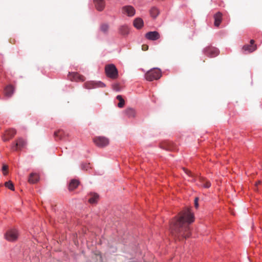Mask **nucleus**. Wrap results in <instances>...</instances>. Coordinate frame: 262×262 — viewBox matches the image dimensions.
Listing matches in <instances>:
<instances>
[{"mask_svg":"<svg viewBox=\"0 0 262 262\" xmlns=\"http://www.w3.org/2000/svg\"><path fill=\"white\" fill-rule=\"evenodd\" d=\"M254 40L251 39L250 45H245L243 47L242 50L244 52L251 53L255 51L257 49L256 45L254 44Z\"/></svg>","mask_w":262,"mask_h":262,"instance_id":"11","label":"nucleus"},{"mask_svg":"<svg viewBox=\"0 0 262 262\" xmlns=\"http://www.w3.org/2000/svg\"><path fill=\"white\" fill-rule=\"evenodd\" d=\"M198 201H199V198H195L194 199V206L196 208H198L199 207Z\"/></svg>","mask_w":262,"mask_h":262,"instance_id":"34","label":"nucleus"},{"mask_svg":"<svg viewBox=\"0 0 262 262\" xmlns=\"http://www.w3.org/2000/svg\"><path fill=\"white\" fill-rule=\"evenodd\" d=\"M8 168V167L7 165H3V168H2V170H3L4 175H5V176L7 175V174L8 173V171H7Z\"/></svg>","mask_w":262,"mask_h":262,"instance_id":"32","label":"nucleus"},{"mask_svg":"<svg viewBox=\"0 0 262 262\" xmlns=\"http://www.w3.org/2000/svg\"><path fill=\"white\" fill-rule=\"evenodd\" d=\"M119 33L122 35H127L128 34L129 30L128 27L126 25H122L119 29Z\"/></svg>","mask_w":262,"mask_h":262,"instance_id":"20","label":"nucleus"},{"mask_svg":"<svg viewBox=\"0 0 262 262\" xmlns=\"http://www.w3.org/2000/svg\"><path fill=\"white\" fill-rule=\"evenodd\" d=\"M79 185V181L76 180H73L69 184V189L70 191L73 190L77 187Z\"/></svg>","mask_w":262,"mask_h":262,"instance_id":"22","label":"nucleus"},{"mask_svg":"<svg viewBox=\"0 0 262 262\" xmlns=\"http://www.w3.org/2000/svg\"><path fill=\"white\" fill-rule=\"evenodd\" d=\"M200 182L201 183V185L204 188H208L211 186L210 182L204 178L200 179Z\"/></svg>","mask_w":262,"mask_h":262,"instance_id":"26","label":"nucleus"},{"mask_svg":"<svg viewBox=\"0 0 262 262\" xmlns=\"http://www.w3.org/2000/svg\"><path fill=\"white\" fill-rule=\"evenodd\" d=\"M161 148L167 150H174V144L172 142L170 141H165L162 143L161 145Z\"/></svg>","mask_w":262,"mask_h":262,"instance_id":"13","label":"nucleus"},{"mask_svg":"<svg viewBox=\"0 0 262 262\" xmlns=\"http://www.w3.org/2000/svg\"><path fill=\"white\" fill-rule=\"evenodd\" d=\"M122 12L129 17H132L135 14L136 10L132 6H125L122 8Z\"/></svg>","mask_w":262,"mask_h":262,"instance_id":"9","label":"nucleus"},{"mask_svg":"<svg viewBox=\"0 0 262 262\" xmlns=\"http://www.w3.org/2000/svg\"><path fill=\"white\" fill-rule=\"evenodd\" d=\"M26 145V141L21 138H19L16 141V143L12 145L11 148L13 150H21Z\"/></svg>","mask_w":262,"mask_h":262,"instance_id":"7","label":"nucleus"},{"mask_svg":"<svg viewBox=\"0 0 262 262\" xmlns=\"http://www.w3.org/2000/svg\"><path fill=\"white\" fill-rule=\"evenodd\" d=\"M260 181H258V182H257L255 184V185H256V186H257V185H258V184H260Z\"/></svg>","mask_w":262,"mask_h":262,"instance_id":"37","label":"nucleus"},{"mask_svg":"<svg viewBox=\"0 0 262 262\" xmlns=\"http://www.w3.org/2000/svg\"><path fill=\"white\" fill-rule=\"evenodd\" d=\"M39 177L36 173H31L29 177L28 182L30 184H34L39 181Z\"/></svg>","mask_w":262,"mask_h":262,"instance_id":"16","label":"nucleus"},{"mask_svg":"<svg viewBox=\"0 0 262 262\" xmlns=\"http://www.w3.org/2000/svg\"><path fill=\"white\" fill-rule=\"evenodd\" d=\"M84 86L85 89H95V81H90L86 82L84 84Z\"/></svg>","mask_w":262,"mask_h":262,"instance_id":"25","label":"nucleus"},{"mask_svg":"<svg viewBox=\"0 0 262 262\" xmlns=\"http://www.w3.org/2000/svg\"><path fill=\"white\" fill-rule=\"evenodd\" d=\"M16 134L15 129L11 128L5 131V133L2 136V140L4 142L8 141L12 139Z\"/></svg>","mask_w":262,"mask_h":262,"instance_id":"8","label":"nucleus"},{"mask_svg":"<svg viewBox=\"0 0 262 262\" xmlns=\"http://www.w3.org/2000/svg\"><path fill=\"white\" fill-rule=\"evenodd\" d=\"M67 136H68V134L62 129L58 130L54 133V136L60 140L63 139Z\"/></svg>","mask_w":262,"mask_h":262,"instance_id":"18","label":"nucleus"},{"mask_svg":"<svg viewBox=\"0 0 262 262\" xmlns=\"http://www.w3.org/2000/svg\"><path fill=\"white\" fill-rule=\"evenodd\" d=\"M96 88H104L105 84L101 81H95Z\"/></svg>","mask_w":262,"mask_h":262,"instance_id":"30","label":"nucleus"},{"mask_svg":"<svg viewBox=\"0 0 262 262\" xmlns=\"http://www.w3.org/2000/svg\"><path fill=\"white\" fill-rule=\"evenodd\" d=\"M68 77L71 81L82 82L85 80V77L83 75L75 72L69 73Z\"/></svg>","mask_w":262,"mask_h":262,"instance_id":"10","label":"nucleus"},{"mask_svg":"<svg viewBox=\"0 0 262 262\" xmlns=\"http://www.w3.org/2000/svg\"><path fill=\"white\" fill-rule=\"evenodd\" d=\"M105 72L108 77L113 79H116L118 76V70L113 64L105 66Z\"/></svg>","mask_w":262,"mask_h":262,"instance_id":"3","label":"nucleus"},{"mask_svg":"<svg viewBox=\"0 0 262 262\" xmlns=\"http://www.w3.org/2000/svg\"><path fill=\"white\" fill-rule=\"evenodd\" d=\"M125 114L129 118L135 117L136 115V111L132 108H127L125 111Z\"/></svg>","mask_w":262,"mask_h":262,"instance_id":"21","label":"nucleus"},{"mask_svg":"<svg viewBox=\"0 0 262 262\" xmlns=\"http://www.w3.org/2000/svg\"><path fill=\"white\" fill-rule=\"evenodd\" d=\"M100 29L101 32L106 33L109 29V25L107 24H102L100 25Z\"/></svg>","mask_w":262,"mask_h":262,"instance_id":"27","label":"nucleus"},{"mask_svg":"<svg viewBox=\"0 0 262 262\" xmlns=\"http://www.w3.org/2000/svg\"><path fill=\"white\" fill-rule=\"evenodd\" d=\"M93 142L96 146L104 147L109 144V140L104 137L98 136L93 138Z\"/></svg>","mask_w":262,"mask_h":262,"instance_id":"5","label":"nucleus"},{"mask_svg":"<svg viewBox=\"0 0 262 262\" xmlns=\"http://www.w3.org/2000/svg\"><path fill=\"white\" fill-rule=\"evenodd\" d=\"M162 76L161 71L159 69L154 68L148 71L145 75V78L148 81L157 80Z\"/></svg>","mask_w":262,"mask_h":262,"instance_id":"2","label":"nucleus"},{"mask_svg":"<svg viewBox=\"0 0 262 262\" xmlns=\"http://www.w3.org/2000/svg\"><path fill=\"white\" fill-rule=\"evenodd\" d=\"M14 86L11 84L6 86L4 90L5 96L8 97H11L14 92Z\"/></svg>","mask_w":262,"mask_h":262,"instance_id":"14","label":"nucleus"},{"mask_svg":"<svg viewBox=\"0 0 262 262\" xmlns=\"http://www.w3.org/2000/svg\"><path fill=\"white\" fill-rule=\"evenodd\" d=\"M81 168L83 170H88L90 168L89 164H83L81 165Z\"/></svg>","mask_w":262,"mask_h":262,"instance_id":"33","label":"nucleus"},{"mask_svg":"<svg viewBox=\"0 0 262 262\" xmlns=\"http://www.w3.org/2000/svg\"><path fill=\"white\" fill-rule=\"evenodd\" d=\"M116 98L119 101L118 106L120 108L123 107L124 105L125 102L122 96L121 95H118Z\"/></svg>","mask_w":262,"mask_h":262,"instance_id":"28","label":"nucleus"},{"mask_svg":"<svg viewBox=\"0 0 262 262\" xmlns=\"http://www.w3.org/2000/svg\"><path fill=\"white\" fill-rule=\"evenodd\" d=\"M194 221V215L189 208L180 212L170 225L171 233L181 240L190 235L189 225Z\"/></svg>","mask_w":262,"mask_h":262,"instance_id":"1","label":"nucleus"},{"mask_svg":"<svg viewBox=\"0 0 262 262\" xmlns=\"http://www.w3.org/2000/svg\"><path fill=\"white\" fill-rule=\"evenodd\" d=\"M159 10L155 7L151 8L150 10V14L152 17L156 18L159 14Z\"/></svg>","mask_w":262,"mask_h":262,"instance_id":"24","label":"nucleus"},{"mask_svg":"<svg viewBox=\"0 0 262 262\" xmlns=\"http://www.w3.org/2000/svg\"><path fill=\"white\" fill-rule=\"evenodd\" d=\"M18 237V231L15 229H11L8 230L5 234L6 239L9 242H14L16 241Z\"/></svg>","mask_w":262,"mask_h":262,"instance_id":"4","label":"nucleus"},{"mask_svg":"<svg viewBox=\"0 0 262 262\" xmlns=\"http://www.w3.org/2000/svg\"><path fill=\"white\" fill-rule=\"evenodd\" d=\"M183 170L186 174L189 176H191V172L190 171L184 168H183Z\"/></svg>","mask_w":262,"mask_h":262,"instance_id":"36","label":"nucleus"},{"mask_svg":"<svg viewBox=\"0 0 262 262\" xmlns=\"http://www.w3.org/2000/svg\"><path fill=\"white\" fill-rule=\"evenodd\" d=\"M214 26L215 27H218L222 20V14L221 12H218L215 14H214Z\"/></svg>","mask_w":262,"mask_h":262,"instance_id":"17","label":"nucleus"},{"mask_svg":"<svg viewBox=\"0 0 262 262\" xmlns=\"http://www.w3.org/2000/svg\"><path fill=\"white\" fill-rule=\"evenodd\" d=\"M133 25L137 29H140L143 26V20L141 18H136L134 20Z\"/></svg>","mask_w":262,"mask_h":262,"instance_id":"19","label":"nucleus"},{"mask_svg":"<svg viewBox=\"0 0 262 262\" xmlns=\"http://www.w3.org/2000/svg\"><path fill=\"white\" fill-rule=\"evenodd\" d=\"M99 199V195L97 193H91V196L89 199L90 203L93 204L97 202Z\"/></svg>","mask_w":262,"mask_h":262,"instance_id":"23","label":"nucleus"},{"mask_svg":"<svg viewBox=\"0 0 262 262\" xmlns=\"http://www.w3.org/2000/svg\"><path fill=\"white\" fill-rule=\"evenodd\" d=\"M5 186L7 187L8 189L11 190H13L14 191V185L12 183V181H9L8 182H6L5 183Z\"/></svg>","mask_w":262,"mask_h":262,"instance_id":"29","label":"nucleus"},{"mask_svg":"<svg viewBox=\"0 0 262 262\" xmlns=\"http://www.w3.org/2000/svg\"><path fill=\"white\" fill-rule=\"evenodd\" d=\"M148 49V46L147 45H143L142 46V49L143 51H146Z\"/></svg>","mask_w":262,"mask_h":262,"instance_id":"35","label":"nucleus"},{"mask_svg":"<svg viewBox=\"0 0 262 262\" xmlns=\"http://www.w3.org/2000/svg\"><path fill=\"white\" fill-rule=\"evenodd\" d=\"M95 7L97 10L102 11L105 7L104 0H94Z\"/></svg>","mask_w":262,"mask_h":262,"instance_id":"15","label":"nucleus"},{"mask_svg":"<svg viewBox=\"0 0 262 262\" xmlns=\"http://www.w3.org/2000/svg\"><path fill=\"white\" fill-rule=\"evenodd\" d=\"M145 37L150 40H156L160 37V35L157 31H150L145 34Z\"/></svg>","mask_w":262,"mask_h":262,"instance_id":"12","label":"nucleus"},{"mask_svg":"<svg viewBox=\"0 0 262 262\" xmlns=\"http://www.w3.org/2000/svg\"><path fill=\"white\" fill-rule=\"evenodd\" d=\"M204 52L205 54L210 57H214L219 54V50L213 47H208L204 49Z\"/></svg>","mask_w":262,"mask_h":262,"instance_id":"6","label":"nucleus"},{"mask_svg":"<svg viewBox=\"0 0 262 262\" xmlns=\"http://www.w3.org/2000/svg\"><path fill=\"white\" fill-rule=\"evenodd\" d=\"M112 88L114 91H119L121 90L120 86L118 83H114L112 85Z\"/></svg>","mask_w":262,"mask_h":262,"instance_id":"31","label":"nucleus"}]
</instances>
